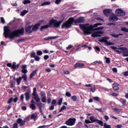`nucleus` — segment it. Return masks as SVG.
Here are the masks:
<instances>
[{
	"instance_id": "nucleus-1",
	"label": "nucleus",
	"mask_w": 128,
	"mask_h": 128,
	"mask_svg": "<svg viewBox=\"0 0 128 128\" xmlns=\"http://www.w3.org/2000/svg\"><path fill=\"white\" fill-rule=\"evenodd\" d=\"M4 34L6 38L14 40V38H19L20 36H24V28H22L21 29H18L10 32V27L8 26H4Z\"/></svg>"
},
{
	"instance_id": "nucleus-2",
	"label": "nucleus",
	"mask_w": 128,
	"mask_h": 128,
	"mask_svg": "<svg viewBox=\"0 0 128 128\" xmlns=\"http://www.w3.org/2000/svg\"><path fill=\"white\" fill-rule=\"evenodd\" d=\"M88 24H80V26L82 30H83V32L85 36H88V34H92V32L94 30V28H98V26H102V23H97L95 24L94 25H90L89 26H86V25Z\"/></svg>"
},
{
	"instance_id": "nucleus-3",
	"label": "nucleus",
	"mask_w": 128,
	"mask_h": 128,
	"mask_svg": "<svg viewBox=\"0 0 128 128\" xmlns=\"http://www.w3.org/2000/svg\"><path fill=\"white\" fill-rule=\"evenodd\" d=\"M110 48L116 52H118V54H122L124 56H126V54H128V48L126 47L116 48L114 46H111Z\"/></svg>"
},
{
	"instance_id": "nucleus-4",
	"label": "nucleus",
	"mask_w": 128,
	"mask_h": 128,
	"mask_svg": "<svg viewBox=\"0 0 128 128\" xmlns=\"http://www.w3.org/2000/svg\"><path fill=\"white\" fill-rule=\"evenodd\" d=\"M62 22V20L58 21L56 20L52 19L49 21V26H50V28L53 26V28H58Z\"/></svg>"
},
{
	"instance_id": "nucleus-5",
	"label": "nucleus",
	"mask_w": 128,
	"mask_h": 128,
	"mask_svg": "<svg viewBox=\"0 0 128 128\" xmlns=\"http://www.w3.org/2000/svg\"><path fill=\"white\" fill-rule=\"evenodd\" d=\"M108 40H110V37H102V40H100V42H104L106 46H114V43L108 42Z\"/></svg>"
},
{
	"instance_id": "nucleus-6",
	"label": "nucleus",
	"mask_w": 128,
	"mask_h": 128,
	"mask_svg": "<svg viewBox=\"0 0 128 128\" xmlns=\"http://www.w3.org/2000/svg\"><path fill=\"white\" fill-rule=\"evenodd\" d=\"M76 119V118H70L65 122L66 126H74Z\"/></svg>"
},
{
	"instance_id": "nucleus-7",
	"label": "nucleus",
	"mask_w": 128,
	"mask_h": 128,
	"mask_svg": "<svg viewBox=\"0 0 128 128\" xmlns=\"http://www.w3.org/2000/svg\"><path fill=\"white\" fill-rule=\"evenodd\" d=\"M90 120L91 121V122H92V124L93 122H96V123L98 124L101 126H104V122L96 118L94 116H92L90 117Z\"/></svg>"
},
{
	"instance_id": "nucleus-8",
	"label": "nucleus",
	"mask_w": 128,
	"mask_h": 128,
	"mask_svg": "<svg viewBox=\"0 0 128 128\" xmlns=\"http://www.w3.org/2000/svg\"><path fill=\"white\" fill-rule=\"evenodd\" d=\"M32 96H34V100L36 102H40V98L38 94H36V88H34L33 89Z\"/></svg>"
},
{
	"instance_id": "nucleus-9",
	"label": "nucleus",
	"mask_w": 128,
	"mask_h": 128,
	"mask_svg": "<svg viewBox=\"0 0 128 128\" xmlns=\"http://www.w3.org/2000/svg\"><path fill=\"white\" fill-rule=\"evenodd\" d=\"M116 14L118 16H126V12L120 8L117 9L116 10Z\"/></svg>"
},
{
	"instance_id": "nucleus-10",
	"label": "nucleus",
	"mask_w": 128,
	"mask_h": 128,
	"mask_svg": "<svg viewBox=\"0 0 128 128\" xmlns=\"http://www.w3.org/2000/svg\"><path fill=\"white\" fill-rule=\"evenodd\" d=\"M104 34L103 32L102 31H98L96 32H94L92 34V38H98L102 36V34Z\"/></svg>"
},
{
	"instance_id": "nucleus-11",
	"label": "nucleus",
	"mask_w": 128,
	"mask_h": 128,
	"mask_svg": "<svg viewBox=\"0 0 128 128\" xmlns=\"http://www.w3.org/2000/svg\"><path fill=\"white\" fill-rule=\"evenodd\" d=\"M41 24H42V23H37L34 24V26H32V31L38 32Z\"/></svg>"
},
{
	"instance_id": "nucleus-12",
	"label": "nucleus",
	"mask_w": 128,
	"mask_h": 128,
	"mask_svg": "<svg viewBox=\"0 0 128 128\" xmlns=\"http://www.w3.org/2000/svg\"><path fill=\"white\" fill-rule=\"evenodd\" d=\"M110 22H118V18L114 14H112L109 18Z\"/></svg>"
},
{
	"instance_id": "nucleus-13",
	"label": "nucleus",
	"mask_w": 128,
	"mask_h": 128,
	"mask_svg": "<svg viewBox=\"0 0 128 128\" xmlns=\"http://www.w3.org/2000/svg\"><path fill=\"white\" fill-rule=\"evenodd\" d=\"M41 96L42 98L41 100L42 102H46V92H40Z\"/></svg>"
},
{
	"instance_id": "nucleus-14",
	"label": "nucleus",
	"mask_w": 128,
	"mask_h": 128,
	"mask_svg": "<svg viewBox=\"0 0 128 128\" xmlns=\"http://www.w3.org/2000/svg\"><path fill=\"white\" fill-rule=\"evenodd\" d=\"M6 66H8V68H10L12 70H16V62H14L12 64V63H8Z\"/></svg>"
},
{
	"instance_id": "nucleus-15",
	"label": "nucleus",
	"mask_w": 128,
	"mask_h": 128,
	"mask_svg": "<svg viewBox=\"0 0 128 128\" xmlns=\"http://www.w3.org/2000/svg\"><path fill=\"white\" fill-rule=\"evenodd\" d=\"M16 122L20 124V126H24V124H26V120H22L21 118H18L16 120Z\"/></svg>"
},
{
	"instance_id": "nucleus-16",
	"label": "nucleus",
	"mask_w": 128,
	"mask_h": 128,
	"mask_svg": "<svg viewBox=\"0 0 128 128\" xmlns=\"http://www.w3.org/2000/svg\"><path fill=\"white\" fill-rule=\"evenodd\" d=\"M70 26H72L67 21L62 24V28H70Z\"/></svg>"
},
{
	"instance_id": "nucleus-17",
	"label": "nucleus",
	"mask_w": 128,
	"mask_h": 128,
	"mask_svg": "<svg viewBox=\"0 0 128 128\" xmlns=\"http://www.w3.org/2000/svg\"><path fill=\"white\" fill-rule=\"evenodd\" d=\"M27 66L26 64H24L22 66V74H28V70H26Z\"/></svg>"
},
{
	"instance_id": "nucleus-18",
	"label": "nucleus",
	"mask_w": 128,
	"mask_h": 128,
	"mask_svg": "<svg viewBox=\"0 0 128 128\" xmlns=\"http://www.w3.org/2000/svg\"><path fill=\"white\" fill-rule=\"evenodd\" d=\"M76 24H80L81 22H84V18L79 17L78 19L75 20Z\"/></svg>"
},
{
	"instance_id": "nucleus-19",
	"label": "nucleus",
	"mask_w": 128,
	"mask_h": 128,
	"mask_svg": "<svg viewBox=\"0 0 128 128\" xmlns=\"http://www.w3.org/2000/svg\"><path fill=\"white\" fill-rule=\"evenodd\" d=\"M38 70V69H36L32 72L30 75V80H32L34 78V76H36V74Z\"/></svg>"
},
{
	"instance_id": "nucleus-20",
	"label": "nucleus",
	"mask_w": 128,
	"mask_h": 128,
	"mask_svg": "<svg viewBox=\"0 0 128 128\" xmlns=\"http://www.w3.org/2000/svg\"><path fill=\"white\" fill-rule=\"evenodd\" d=\"M84 64L82 63H76L74 66V68H84Z\"/></svg>"
},
{
	"instance_id": "nucleus-21",
	"label": "nucleus",
	"mask_w": 128,
	"mask_h": 128,
	"mask_svg": "<svg viewBox=\"0 0 128 128\" xmlns=\"http://www.w3.org/2000/svg\"><path fill=\"white\" fill-rule=\"evenodd\" d=\"M60 36H48L47 38H44V40H56V38H58Z\"/></svg>"
},
{
	"instance_id": "nucleus-22",
	"label": "nucleus",
	"mask_w": 128,
	"mask_h": 128,
	"mask_svg": "<svg viewBox=\"0 0 128 128\" xmlns=\"http://www.w3.org/2000/svg\"><path fill=\"white\" fill-rule=\"evenodd\" d=\"M103 14H104L106 16H108V14H112V9H105L104 11H103Z\"/></svg>"
},
{
	"instance_id": "nucleus-23",
	"label": "nucleus",
	"mask_w": 128,
	"mask_h": 128,
	"mask_svg": "<svg viewBox=\"0 0 128 128\" xmlns=\"http://www.w3.org/2000/svg\"><path fill=\"white\" fill-rule=\"evenodd\" d=\"M50 28V22H48V24L44 25L41 26L40 28V31L42 32V30H46V28Z\"/></svg>"
},
{
	"instance_id": "nucleus-24",
	"label": "nucleus",
	"mask_w": 128,
	"mask_h": 128,
	"mask_svg": "<svg viewBox=\"0 0 128 128\" xmlns=\"http://www.w3.org/2000/svg\"><path fill=\"white\" fill-rule=\"evenodd\" d=\"M67 22L70 24L71 26H72L74 22L76 24V20H74V18H69Z\"/></svg>"
},
{
	"instance_id": "nucleus-25",
	"label": "nucleus",
	"mask_w": 128,
	"mask_h": 128,
	"mask_svg": "<svg viewBox=\"0 0 128 128\" xmlns=\"http://www.w3.org/2000/svg\"><path fill=\"white\" fill-rule=\"evenodd\" d=\"M26 100L28 102L30 100V92H27L24 94Z\"/></svg>"
},
{
	"instance_id": "nucleus-26",
	"label": "nucleus",
	"mask_w": 128,
	"mask_h": 128,
	"mask_svg": "<svg viewBox=\"0 0 128 128\" xmlns=\"http://www.w3.org/2000/svg\"><path fill=\"white\" fill-rule=\"evenodd\" d=\"M120 102L124 106L126 104V99L120 98Z\"/></svg>"
},
{
	"instance_id": "nucleus-27",
	"label": "nucleus",
	"mask_w": 128,
	"mask_h": 128,
	"mask_svg": "<svg viewBox=\"0 0 128 128\" xmlns=\"http://www.w3.org/2000/svg\"><path fill=\"white\" fill-rule=\"evenodd\" d=\"M110 35L111 36H112L113 38H120V36H124V34H110Z\"/></svg>"
},
{
	"instance_id": "nucleus-28",
	"label": "nucleus",
	"mask_w": 128,
	"mask_h": 128,
	"mask_svg": "<svg viewBox=\"0 0 128 128\" xmlns=\"http://www.w3.org/2000/svg\"><path fill=\"white\" fill-rule=\"evenodd\" d=\"M32 27V26H30L28 25V26H27L25 28L26 32H28L30 31Z\"/></svg>"
},
{
	"instance_id": "nucleus-29",
	"label": "nucleus",
	"mask_w": 128,
	"mask_h": 128,
	"mask_svg": "<svg viewBox=\"0 0 128 128\" xmlns=\"http://www.w3.org/2000/svg\"><path fill=\"white\" fill-rule=\"evenodd\" d=\"M38 118V114L34 113L31 115V120H36Z\"/></svg>"
},
{
	"instance_id": "nucleus-30",
	"label": "nucleus",
	"mask_w": 128,
	"mask_h": 128,
	"mask_svg": "<svg viewBox=\"0 0 128 128\" xmlns=\"http://www.w3.org/2000/svg\"><path fill=\"white\" fill-rule=\"evenodd\" d=\"M28 10H24L23 11H22L20 13V16H26V14H28Z\"/></svg>"
},
{
	"instance_id": "nucleus-31",
	"label": "nucleus",
	"mask_w": 128,
	"mask_h": 128,
	"mask_svg": "<svg viewBox=\"0 0 128 128\" xmlns=\"http://www.w3.org/2000/svg\"><path fill=\"white\" fill-rule=\"evenodd\" d=\"M22 77H20L19 78H17L16 79V82H17L18 86H20V82H22Z\"/></svg>"
},
{
	"instance_id": "nucleus-32",
	"label": "nucleus",
	"mask_w": 128,
	"mask_h": 128,
	"mask_svg": "<svg viewBox=\"0 0 128 128\" xmlns=\"http://www.w3.org/2000/svg\"><path fill=\"white\" fill-rule=\"evenodd\" d=\"M30 108H32V110H36V106L34 104H32L30 105Z\"/></svg>"
},
{
	"instance_id": "nucleus-33",
	"label": "nucleus",
	"mask_w": 128,
	"mask_h": 128,
	"mask_svg": "<svg viewBox=\"0 0 128 128\" xmlns=\"http://www.w3.org/2000/svg\"><path fill=\"white\" fill-rule=\"evenodd\" d=\"M50 2H44L41 4V6H50Z\"/></svg>"
},
{
	"instance_id": "nucleus-34",
	"label": "nucleus",
	"mask_w": 128,
	"mask_h": 128,
	"mask_svg": "<svg viewBox=\"0 0 128 128\" xmlns=\"http://www.w3.org/2000/svg\"><path fill=\"white\" fill-rule=\"evenodd\" d=\"M22 79H24V82H28V77L26 76V74H24L21 77Z\"/></svg>"
},
{
	"instance_id": "nucleus-35",
	"label": "nucleus",
	"mask_w": 128,
	"mask_h": 128,
	"mask_svg": "<svg viewBox=\"0 0 128 128\" xmlns=\"http://www.w3.org/2000/svg\"><path fill=\"white\" fill-rule=\"evenodd\" d=\"M113 86H114L112 87L114 90H118L120 88L116 86V83H114L113 84Z\"/></svg>"
},
{
	"instance_id": "nucleus-36",
	"label": "nucleus",
	"mask_w": 128,
	"mask_h": 128,
	"mask_svg": "<svg viewBox=\"0 0 128 128\" xmlns=\"http://www.w3.org/2000/svg\"><path fill=\"white\" fill-rule=\"evenodd\" d=\"M110 96H118V94L116 92H110Z\"/></svg>"
},
{
	"instance_id": "nucleus-37",
	"label": "nucleus",
	"mask_w": 128,
	"mask_h": 128,
	"mask_svg": "<svg viewBox=\"0 0 128 128\" xmlns=\"http://www.w3.org/2000/svg\"><path fill=\"white\" fill-rule=\"evenodd\" d=\"M62 98H60L58 101V106H62Z\"/></svg>"
},
{
	"instance_id": "nucleus-38",
	"label": "nucleus",
	"mask_w": 128,
	"mask_h": 128,
	"mask_svg": "<svg viewBox=\"0 0 128 128\" xmlns=\"http://www.w3.org/2000/svg\"><path fill=\"white\" fill-rule=\"evenodd\" d=\"M42 102H40V103L39 104H38V106H39V110H40V114H42V112H42Z\"/></svg>"
},
{
	"instance_id": "nucleus-39",
	"label": "nucleus",
	"mask_w": 128,
	"mask_h": 128,
	"mask_svg": "<svg viewBox=\"0 0 128 128\" xmlns=\"http://www.w3.org/2000/svg\"><path fill=\"white\" fill-rule=\"evenodd\" d=\"M66 110V107L65 106H63L59 110V112H62V110Z\"/></svg>"
},
{
	"instance_id": "nucleus-40",
	"label": "nucleus",
	"mask_w": 128,
	"mask_h": 128,
	"mask_svg": "<svg viewBox=\"0 0 128 128\" xmlns=\"http://www.w3.org/2000/svg\"><path fill=\"white\" fill-rule=\"evenodd\" d=\"M121 30H122V32H128V28H126L124 27L122 28H121Z\"/></svg>"
},
{
	"instance_id": "nucleus-41",
	"label": "nucleus",
	"mask_w": 128,
	"mask_h": 128,
	"mask_svg": "<svg viewBox=\"0 0 128 128\" xmlns=\"http://www.w3.org/2000/svg\"><path fill=\"white\" fill-rule=\"evenodd\" d=\"M104 128H112V126L110 124H106L104 123V124H103Z\"/></svg>"
},
{
	"instance_id": "nucleus-42",
	"label": "nucleus",
	"mask_w": 128,
	"mask_h": 128,
	"mask_svg": "<svg viewBox=\"0 0 128 128\" xmlns=\"http://www.w3.org/2000/svg\"><path fill=\"white\" fill-rule=\"evenodd\" d=\"M30 0H24L23 2L24 4H30Z\"/></svg>"
},
{
	"instance_id": "nucleus-43",
	"label": "nucleus",
	"mask_w": 128,
	"mask_h": 128,
	"mask_svg": "<svg viewBox=\"0 0 128 128\" xmlns=\"http://www.w3.org/2000/svg\"><path fill=\"white\" fill-rule=\"evenodd\" d=\"M104 30V26H100L97 28H94V30Z\"/></svg>"
},
{
	"instance_id": "nucleus-44",
	"label": "nucleus",
	"mask_w": 128,
	"mask_h": 128,
	"mask_svg": "<svg viewBox=\"0 0 128 128\" xmlns=\"http://www.w3.org/2000/svg\"><path fill=\"white\" fill-rule=\"evenodd\" d=\"M12 128H18V122H15L13 124Z\"/></svg>"
},
{
	"instance_id": "nucleus-45",
	"label": "nucleus",
	"mask_w": 128,
	"mask_h": 128,
	"mask_svg": "<svg viewBox=\"0 0 128 128\" xmlns=\"http://www.w3.org/2000/svg\"><path fill=\"white\" fill-rule=\"evenodd\" d=\"M92 98L95 102H100V98L98 96L93 97Z\"/></svg>"
},
{
	"instance_id": "nucleus-46",
	"label": "nucleus",
	"mask_w": 128,
	"mask_h": 128,
	"mask_svg": "<svg viewBox=\"0 0 128 128\" xmlns=\"http://www.w3.org/2000/svg\"><path fill=\"white\" fill-rule=\"evenodd\" d=\"M36 56V52H33L30 54V58H34Z\"/></svg>"
},
{
	"instance_id": "nucleus-47",
	"label": "nucleus",
	"mask_w": 128,
	"mask_h": 128,
	"mask_svg": "<svg viewBox=\"0 0 128 128\" xmlns=\"http://www.w3.org/2000/svg\"><path fill=\"white\" fill-rule=\"evenodd\" d=\"M52 106H55V104H56V100L53 99L52 101Z\"/></svg>"
},
{
	"instance_id": "nucleus-48",
	"label": "nucleus",
	"mask_w": 128,
	"mask_h": 128,
	"mask_svg": "<svg viewBox=\"0 0 128 128\" xmlns=\"http://www.w3.org/2000/svg\"><path fill=\"white\" fill-rule=\"evenodd\" d=\"M66 96H68V98H70L72 96V94L70 92H66Z\"/></svg>"
},
{
	"instance_id": "nucleus-49",
	"label": "nucleus",
	"mask_w": 128,
	"mask_h": 128,
	"mask_svg": "<svg viewBox=\"0 0 128 128\" xmlns=\"http://www.w3.org/2000/svg\"><path fill=\"white\" fill-rule=\"evenodd\" d=\"M72 100L73 102H76V100H78V98H76V96H72Z\"/></svg>"
},
{
	"instance_id": "nucleus-50",
	"label": "nucleus",
	"mask_w": 128,
	"mask_h": 128,
	"mask_svg": "<svg viewBox=\"0 0 128 128\" xmlns=\"http://www.w3.org/2000/svg\"><path fill=\"white\" fill-rule=\"evenodd\" d=\"M34 58L35 60H36V62H38L40 60V56H36Z\"/></svg>"
},
{
	"instance_id": "nucleus-51",
	"label": "nucleus",
	"mask_w": 128,
	"mask_h": 128,
	"mask_svg": "<svg viewBox=\"0 0 128 128\" xmlns=\"http://www.w3.org/2000/svg\"><path fill=\"white\" fill-rule=\"evenodd\" d=\"M106 64H110V59L109 58H106Z\"/></svg>"
},
{
	"instance_id": "nucleus-52",
	"label": "nucleus",
	"mask_w": 128,
	"mask_h": 128,
	"mask_svg": "<svg viewBox=\"0 0 128 128\" xmlns=\"http://www.w3.org/2000/svg\"><path fill=\"white\" fill-rule=\"evenodd\" d=\"M62 2V0H56L55 4H60Z\"/></svg>"
},
{
	"instance_id": "nucleus-53",
	"label": "nucleus",
	"mask_w": 128,
	"mask_h": 128,
	"mask_svg": "<svg viewBox=\"0 0 128 128\" xmlns=\"http://www.w3.org/2000/svg\"><path fill=\"white\" fill-rule=\"evenodd\" d=\"M14 100V98H10L8 100V102H7V104H12V100Z\"/></svg>"
},
{
	"instance_id": "nucleus-54",
	"label": "nucleus",
	"mask_w": 128,
	"mask_h": 128,
	"mask_svg": "<svg viewBox=\"0 0 128 128\" xmlns=\"http://www.w3.org/2000/svg\"><path fill=\"white\" fill-rule=\"evenodd\" d=\"M81 126H82V122H78L76 124L77 128H80Z\"/></svg>"
},
{
	"instance_id": "nucleus-55",
	"label": "nucleus",
	"mask_w": 128,
	"mask_h": 128,
	"mask_svg": "<svg viewBox=\"0 0 128 128\" xmlns=\"http://www.w3.org/2000/svg\"><path fill=\"white\" fill-rule=\"evenodd\" d=\"M0 20H1V22H2V24H6V21L4 20V18L3 17L0 18Z\"/></svg>"
},
{
	"instance_id": "nucleus-56",
	"label": "nucleus",
	"mask_w": 128,
	"mask_h": 128,
	"mask_svg": "<svg viewBox=\"0 0 128 128\" xmlns=\"http://www.w3.org/2000/svg\"><path fill=\"white\" fill-rule=\"evenodd\" d=\"M50 56H48V55H45L44 57V60H48Z\"/></svg>"
},
{
	"instance_id": "nucleus-57",
	"label": "nucleus",
	"mask_w": 128,
	"mask_h": 128,
	"mask_svg": "<svg viewBox=\"0 0 128 128\" xmlns=\"http://www.w3.org/2000/svg\"><path fill=\"white\" fill-rule=\"evenodd\" d=\"M36 54L38 56H42V52L39 50V51L37 52Z\"/></svg>"
},
{
	"instance_id": "nucleus-58",
	"label": "nucleus",
	"mask_w": 128,
	"mask_h": 128,
	"mask_svg": "<svg viewBox=\"0 0 128 128\" xmlns=\"http://www.w3.org/2000/svg\"><path fill=\"white\" fill-rule=\"evenodd\" d=\"M24 42V38H22V39H19L18 40H17V42Z\"/></svg>"
},
{
	"instance_id": "nucleus-59",
	"label": "nucleus",
	"mask_w": 128,
	"mask_h": 128,
	"mask_svg": "<svg viewBox=\"0 0 128 128\" xmlns=\"http://www.w3.org/2000/svg\"><path fill=\"white\" fill-rule=\"evenodd\" d=\"M24 94H22L20 96V100L24 102Z\"/></svg>"
},
{
	"instance_id": "nucleus-60",
	"label": "nucleus",
	"mask_w": 128,
	"mask_h": 128,
	"mask_svg": "<svg viewBox=\"0 0 128 128\" xmlns=\"http://www.w3.org/2000/svg\"><path fill=\"white\" fill-rule=\"evenodd\" d=\"M104 120H106V122H108V118H110L108 117V116L105 115L104 116Z\"/></svg>"
},
{
	"instance_id": "nucleus-61",
	"label": "nucleus",
	"mask_w": 128,
	"mask_h": 128,
	"mask_svg": "<svg viewBox=\"0 0 128 128\" xmlns=\"http://www.w3.org/2000/svg\"><path fill=\"white\" fill-rule=\"evenodd\" d=\"M95 50H97L98 52H100V47H98V46H96L95 47Z\"/></svg>"
},
{
	"instance_id": "nucleus-62",
	"label": "nucleus",
	"mask_w": 128,
	"mask_h": 128,
	"mask_svg": "<svg viewBox=\"0 0 128 128\" xmlns=\"http://www.w3.org/2000/svg\"><path fill=\"white\" fill-rule=\"evenodd\" d=\"M74 46H72V45L70 44L69 45L68 47H66V50H70V48H72Z\"/></svg>"
},
{
	"instance_id": "nucleus-63",
	"label": "nucleus",
	"mask_w": 128,
	"mask_h": 128,
	"mask_svg": "<svg viewBox=\"0 0 128 128\" xmlns=\"http://www.w3.org/2000/svg\"><path fill=\"white\" fill-rule=\"evenodd\" d=\"M85 122H86V124H92V122L88 120H86Z\"/></svg>"
},
{
	"instance_id": "nucleus-64",
	"label": "nucleus",
	"mask_w": 128,
	"mask_h": 128,
	"mask_svg": "<svg viewBox=\"0 0 128 128\" xmlns=\"http://www.w3.org/2000/svg\"><path fill=\"white\" fill-rule=\"evenodd\" d=\"M124 76H128V71L124 72Z\"/></svg>"
}]
</instances>
